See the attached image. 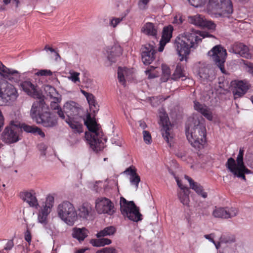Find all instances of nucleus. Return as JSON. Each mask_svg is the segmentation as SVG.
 <instances>
[{
	"mask_svg": "<svg viewBox=\"0 0 253 253\" xmlns=\"http://www.w3.org/2000/svg\"><path fill=\"white\" fill-rule=\"evenodd\" d=\"M206 36L201 34L199 31L192 30L191 32H186L181 36L177 37L174 42V46L177 54L180 57V61H187L191 48H195L197 44L202 41V37Z\"/></svg>",
	"mask_w": 253,
	"mask_h": 253,
	"instance_id": "nucleus-1",
	"label": "nucleus"
},
{
	"mask_svg": "<svg viewBox=\"0 0 253 253\" xmlns=\"http://www.w3.org/2000/svg\"><path fill=\"white\" fill-rule=\"evenodd\" d=\"M185 133L192 147L199 150L204 147L206 142V129L203 124L195 121L193 125L186 126Z\"/></svg>",
	"mask_w": 253,
	"mask_h": 253,
	"instance_id": "nucleus-2",
	"label": "nucleus"
},
{
	"mask_svg": "<svg viewBox=\"0 0 253 253\" xmlns=\"http://www.w3.org/2000/svg\"><path fill=\"white\" fill-rule=\"evenodd\" d=\"M44 105L43 100L35 102L31 109V116L38 124H41L44 127H54L57 124V119L48 112L42 113Z\"/></svg>",
	"mask_w": 253,
	"mask_h": 253,
	"instance_id": "nucleus-3",
	"label": "nucleus"
},
{
	"mask_svg": "<svg viewBox=\"0 0 253 253\" xmlns=\"http://www.w3.org/2000/svg\"><path fill=\"white\" fill-rule=\"evenodd\" d=\"M84 124L91 133L89 137L86 134V139L90 147L94 151L100 150L103 147L101 140L102 132L100 131V126L91 118L90 115H87Z\"/></svg>",
	"mask_w": 253,
	"mask_h": 253,
	"instance_id": "nucleus-4",
	"label": "nucleus"
},
{
	"mask_svg": "<svg viewBox=\"0 0 253 253\" xmlns=\"http://www.w3.org/2000/svg\"><path fill=\"white\" fill-rule=\"evenodd\" d=\"M208 12L215 17H228L233 11L231 0H209Z\"/></svg>",
	"mask_w": 253,
	"mask_h": 253,
	"instance_id": "nucleus-5",
	"label": "nucleus"
},
{
	"mask_svg": "<svg viewBox=\"0 0 253 253\" xmlns=\"http://www.w3.org/2000/svg\"><path fill=\"white\" fill-rule=\"evenodd\" d=\"M244 154V150L240 148L236 159V163L233 158H230L228 159L225 165L227 169L235 176L242 178L245 180L246 176L245 174L251 173V171L244 164L243 161Z\"/></svg>",
	"mask_w": 253,
	"mask_h": 253,
	"instance_id": "nucleus-6",
	"label": "nucleus"
},
{
	"mask_svg": "<svg viewBox=\"0 0 253 253\" xmlns=\"http://www.w3.org/2000/svg\"><path fill=\"white\" fill-rule=\"evenodd\" d=\"M120 203L121 211L124 216L134 222H138L142 220V215L139 212V208L133 201H128L122 197Z\"/></svg>",
	"mask_w": 253,
	"mask_h": 253,
	"instance_id": "nucleus-7",
	"label": "nucleus"
},
{
	"mask_svg": "<svg viewBox=\"0 0 253 253\" xmlns=\"http://www.w3.org/2000/svg\"><path fill=\"white\" fill-rule=\"evenodd\" d=\"M57 213L59 217L69 225H73L77 218L73 205L68 201H64L58 205Z\"/></svg>",
	"mask_w": 253,
	"mask_h": 253,
	"instance_id": "nucleus-8",
	"label": "nucleus"
},
{
	"mask_svg": "<svg viewBox=\"0 0 253 253\" xmlns=\"http://www.w3.org/2000/svg\"><path fill=\"white\" fill-rule=\"evenodd\" d=\"M226 54V50L220 45H215L208 52L209 55L211 57L222 73H225L224 64Z\"/></svg>",
	"mask_w": 253,
	"mask_h": 253,
	"instance_id": "nucleus-9",
	"label": "nucleus"
},
{
	"mask_svg": "<svg viewBox=\"0 0 253 253\" xmlns=\"http://www.w3.org/2000/svg\"><path fill=\"white\" fill-rule=\"evenodd\" d=\"M18 96V94L14 86L6 83L0 85V100L3 103H8L14 101Z\"/></svg>",
	"mask_w": 253,
	"mask_h": 253,
	"instance_id": "nucleus-10",
	"label": "nucleus"
},
{
	"mask_svg": "<svg viewBox=\"0 0 253 253\" xmlns=\"http://www.w3.org/2000/svg\"><path fill=\"white\" fill-rule=\"evenodd\" d=\"M160 118V124L162 126L161 129L162 136L169 147H171V144L173 143V134L172 131V126L169 121V118L168 115L166 113L161 115Z\"/></svg>",
	"mask_w": 253,
	"mask_h": 253,
	"instance_id": "nucleus-11",
	"label": "nucleus"
},
{
	"mask_svg": "<svg viewBox=\"0 0 253 253\" xmlns=\"http://www.w3.org/2000/svg\"><path fill=\"white\" fill-rule=\"evenodd\" d=\"M11 122L10 125L6 126L1 133V139L3 142L7 144H12L18 142L20 140L17 129V125Z\"/></svg>",
	"mask_w": 253,
	"mask_h": 253,
	"instance_id": "nucleus-12",
	"label": "nucleus"
},
{
	"mask_svg": "<svg viewBox=\"0 0 253 253\" xmlns=\"http://www.w3.org/2000/svg\"><path fill=\"white\" fill-rule=\"evenodd\" d=\"M95 208L98 213L112 215L114 212V206L112 201L105 197L98 198L95 201Z\"/></svg>",
	"mask_w": 253,
	"mask_h": 253,
	"instance_id": "nucleus-13",
	"label": "nucleus"
},
{
	"mask_svg": "<svg viewBox=\"0 0 253 253\" xmlns=\"http://www.w3.org/2000/svg\"><path fill=\"white\" fill-rule=\"evenodd\" d=\"M154 44L147 43L141 48V59L145 65L150 64L155 58L156 50Z\"/></svg>",
	"mask_w": 253,
	"mask_h": 253,
	"instance_id": "nucleus-14",
	"label": "nucleus"
},
{
	"mask_svg": "<svg viewBox=\"0 0 253 253\" xmlns=\"http://www.w3.org/2000/svg\"><path fill=\"white\" fill-rule=\"evenodd\" d=\"M238 213V210L235 208L215 207L212 212V215L216 218H229L235 216Z\"/></svg>",
	"mask_w": 253,
	"mask_h": 253,
	"instance_id": "nucleus-15",
	"label": "nucleus"
},
{
	"mask_svg": "<svg viewBox=\"0 0 253 253\" xmlns=\"http://www.w3.org/2000/svg\"><path fill=\"white\" fill-rule=\"evenodd\" d=\"M232 85L234 86L232 92L235 98L243 96L250 87V84L247 82L242 80L235 81L232 82Z\"/></svg>",
	"mask_w": 253,
	"mask_h": 253,
	"instance_id": "nucleus-16",
	"label": "nucleus"
},
{
	"mask_svg": "<svg viewBox=\"0 0 253 253\" xmlns=\"http://www.w3.org/2000/svg\"><path fill=\"white\" fill-rule=\"evenodd\" d=\"M20 197L30 207L38 209L39 205L36 197V193L34 190L24 191L20 193Z\"/></svg>",
	"mask_w": 253,
	"mask_h": 253,
	"instance_id": "nucleus-17",
	"label": "nucleus"
},
{
	"mask_svg": "<svg viewBox=\"0 0 253 253\" xmlns=\"http://www.w3.org/2000/svg\"><path fill=\"white\" fill-rule=\"evenodd\" d=\"M173 31V26L170 25L164 27L162 38L160 41V46L158 48L159 51L162 52L166 44L170 41L172 38Z\"/></svg>",
	"mask_w": 253,
	"mask_h": 253,
	"instance_id": "nucleus-18",
	"label": "nucleus"
},
{
	"mask_svg": "<svg viewBox=\"0 0 253 253\" xmlns=\"http://www.w3.org/2000/svg\"><path fill=\"white\" fill-rule=\"evenodd\" d=\"M63 109L68 118L73 119L79 114L80 111L78 104L74 101L66 102L64 105Z\"/></svg>",
	"mask_w": 253,
	"mask_h": 253,
	"instance_id": "nucleus-19",
	"label": "nucleus"
},
{
	"mask_svg": "<svg viewBox=\"0 0 253 253\" xmlns=\"http://www.w3.org/2000/svg\"><path fill=\"white\" fill-rule=\"evenodd\" d=\"M233 52L239 54L241 57L246 59H251L252 54L247 46L241 42H236L232 46Z\"/></svg>",
	"mask_w": 253,
	"mask_h": 253,
	"instance_id": "nucleus-20",
	"label": "nucleus"
},
{
	"mask_svg": "<svg viewBox=\"0 0 253 253\" xmlns=\"http://www.w3.org/2000/svg\"><path fill=\"white\" fill-rule=\"evenodd\" d=\"M233 52L239 54L241 57L246 59H251L252 54L247 46L241 42H236L232 46Z\"/></svg>",
	"mask_w": 253,
	"mask_h": 253,
	"instance_id": "nucleus-21",
	"label": "nucleus"
},
{
	"mask_svg": "<svg viewBox=\"0 0 253 253\" xmlns=\"http://www.w3.org/2000/svg\"><path fill=\"white\" fill-rule=\"evenodd\" d=\"M17 127L20 128L22 131H24L27 133H31L33 134L37 133L42 137L43 138L45 137L44 133L38 126H30L25 123H22L17 125Z\"/></svg>",
	"mask_w": 253,
	"mask_h": 253,
	"instance_id": "nucleus-22",
	"label": "nucleus"
},
{
	"mask_svg": "<svg viewBox=\"0 0 253 253\" xmlns=\"http://www.w3.org/2000/svg\"><path fill=\"white\" fill-rule=\"evenodd\" d=\"M129 175V181L131 185H134L136 189L138 187L139 183L140 181V177L136 173V169L134 167H129L125 171Z\"/></svg>",
	"mask_w": 253,
	"mask_h": 253,
	"instance_id": "nucleus-23",
	"label": "nucleus"
},
{
	"mask_svg": "<svg viewBox=\"0 0 253 253\" xmlns=\"http://www.w3.org/2000/svg\"><path fill=\"white\" fill-rule=\"evenodd\" d=\"M185 178L189 182L190 188L194 190L197 194L201 196L204 198L207 197V193L204 191L202 186L195 182L191 177L187 175L185 176Z\"/></svg>",
	"mask_w": 253,
	"mask_h": 253,
	"instance_id": "nucleus-24",
	"label": "nucleus"
},
{
	"mask_svg": "<svg viewBox=\"0 0 253 253\" xmlns=\"http://www.w3.org/2000/svg\"><path fill=\"white\" fill-rule=\"evenodd\" d=\"M123 50L120 45H115L110 49L108 55V60L112 63L117 61L118 58L122 55Z\"/></svg>",
	"mask_w": 253,
	"mask_h": 253,
	"instance_id": "nucleus-25",
	"label": "nucleus"
},
{
	"mask_svg": "<svg viewBox=\"0 0 253 253\" xmlns=\"http://www.w3.org/2000/svg\"><path fill=\"white\" fill-rule=\"evenodd\" d=\"M78 215L84 219H87L91 215L92 209L91 206L88 203H83L78 209Z\"/></svg>",
	"mask_w": 253,
	"mask_h": 253,
	"instance_id": "nucleus-26",
	"label": "nucleus"
},
{
	"mask_svg": "<svg viewBox=\"0 0 253 253\" xmlns=\"http://www.w3.org/2000/svg\"><path fill=\"white\" fill-rule=\"evenodd\" d=\"M142 31L145 34L157 39L158 31L157 28L154 24L151 22L146 23L143 27Z\"/></svg>",
	"mask_w": 253,
	"mask_h": 253,
	"instance_id": "nucleus-27",
	"label": "nucleus"
},
{
	"mask_svg": "<svg viewBox=\"0 0 253 253\" xmlns=\"http://www.w3.org/2000/svg\"><path fill=\"white\" fill-rule=\"evenodd\" d=\"M51 210L49 207L42 206L39 211L38 220L39 222L45 225L47 223V217Z\"/></svg>",
	"mask_w": 253,
	"mask_h": 253,
	"instance_id": "nucleus-28",
	"label": "nucleus"
},
{
	"mask_svg": "<svg viewBox=\"0 0 253 253\" xmlns=\"http://www.w3.org/2000/svg\"><path fill=\"white\" fill-rule=\"evenodd\" d=\"M194 107L196 110L201 113L208 120L210 121L212 120V113L206 106H203L196 101L194 102Z\"/></svg>",
	"mask_w": 253,
	"mask_h": 253,
	"instance_id": "nucleus-29",
	"label": "nucleus"
},
{
	"mask_svg": "<svg viewBox=\"0 0 253 253\" xmlns=\"http://www.w3.org/2000/svg\"><path fill=\"white\" fill-rule=\"evenodd\" d=\"M88 230L85 228H74L73 230L72 236L74 238L77 239L79 242L83 241L87 236Z\"/></svg>",
	"mask_w": 253,
	"mask_h": 253,
	"instance_id": "nucleus-30",
	"label": "nucleus"
},
{
	"mask_svg": "<svg viewBox=\"0 0 253 253\" xmlns=\"http://www.w3.org/2000/svg\"><path fill=\"white\" fill-rule=\"evenodd\" d=\"M66 122L75 133L80 134L83 132V126L79 122L75 121L72 118H67L66 120Z\"/></svg>",
	"mask_w": 253,
	"mask_h": 253,
	"instance_id": "nucleus-31",
	"label": "nucleus"
},
{
	"mask_svg": "<svg viewBox=\"0 0 253 253\" xmlns=\"http://www.w3.org/2000/svg\"><path fill=\"white\" fill-rule=\"evenodd\" d=\"M183 77H185L184 66L181 63H178L173 73L171 75V79L173 81H177Z\"/></svg>",
	"mask_w": 253,
	"mask_h": 253,
	"instance_id": "nucleus-32",
	"label": "nucleus"
},
{
	"mask_svg": "<svg viewBox=\"0 0 253 253\" xmlns=\"http://www.w3.org/2000/svg\"><path fill=\"white\" fill-rule=\"evenodd\" d=\"M23 90L28 95H32L36 92V86L31 81H25L21 84Z\"/></svg>",
	"mask_w": 253,
	"mask_h": 253,
	"instance_id": "nucleus-33",
	"label": "nucleus"
},
{
	"mask_svg": "<svg viewBox=\"0 0 253 253\" xmlns=\"http://www.w3.org/2000/svg\"><path fill=\"white\" fill-rule=\"evenodd\" d=\"M112 241L110 239L104 237H101L97 239H92L90 241V243L96 247H103L105 245H108L111 244Z\"/></svg>",
	"mask_w": 253,
	"mask_h": 253,
	"instance_id": "nucleus-34",
	"label": "nucleus"
},
{
	"mask_svg": "<svg viewBox=\"0 0 253 253\" xmlns=\"http://www.w3.org/2000/svg\"><path fill=\"white\" fill-rule=\"evenodd\" d=\"M116 232V229L114 226H110L104 228L99 231L96 235L97 238L105 237L113 235Z\"/></svg>",
	"mask_w": 253,
	"mask_h": 253,
	"instance_id": "nucleus-35",
	"label": "nucleus"
},
{
	"mask_svg": "<svg viewBox=\"0 0 253 253\" xmlns=\"http://www.w3.org/2000/svg\"><path fill=\"white\" fill-rule=\"evenodd\" d=\"M162 75L161 78L162 82H166L169 80H172L171 79V76L170 75V70L167 65H162Z\"/></svg>",
	"mask_w": 253,
	"mask_h": 253,
	"instance_id": "nucleus-36",
	"label": "nucleus"
},
{
	"mask_svg": "<svg viewBox=\"0 0 253 253\" xmlns=\"http://www.w3.org/2000/svg\"><path fill=\"white\" fill-rule=\"evenodd\" d=\"M127 72V69L126 68H122L119 67L118 69V79L119 83L123 85H126L125 76Z\"/></svg>",
	"mask_w": 253,
	"mask_h": 253,
	"instance_id": "nucleus-37",
	"label": "nucleus"
},
{
	"mask_svg": "<svg viewBox=\"0 0 253 253\" xmlns=\"http://www.w3.org/2000/svg\"><path fill=\"white\" fill-rule=\"evenodd\" d=\"M205 19L201 15H196L191 17V22L194 25L203 27L205 26Z\"/></svg>",
	"mask_w": 253,
	"mask_h": 253,
	"instance_id": "nucleus-38",
	"label": "nucleus"
},
{
	"mask_svg": "<svg viewBox=\"0 0 253 253\" xmlns=\"http://www.w3.org/2000/svg\"><path fill=\"white\" fill-rule=\"evenodd\" d=\"M236 241L235 236L231 234H224L222 235L219 241L220 245L222 243L229 244L235 242Z\"/></svg>",
	"mask_w": 253,
	"mask_h": 253,
	"instance_id": "nucleus-39",
	"label": "nucleus"
},
{
	"mask_svg": "<svg viewBox=\"0 0 253 253\" xmlns=\"http://www.w3.org/2000/svg\"><path fill=\"white\" fill-rule=\"evenodd\" d=\"M4 77L11 82H17L19 80L20 76L17 71L11 70Z\"/></svg>",
	"mask_w": 253,
	"mask_h": 253,
	"instance_id": "nucleus-40",
	"label": "nucleus"
},
{
	"mask_svg": "<svg viewBox=\"0 0 253 253\" xmlns=\"http://www.w3.org/2000/svg\"><path fill=\"white\" fill-rule=\"evenodd\" d=\"M87 102L89 105L90 109H91L93 112L98 110V106L96 102L94 96L91 94L88 97L86 98Z\"/></svg>",
	"mask_w": 253,
	"mask_h": 253,
	"instance_id": "nucleus-41",
	"label": "nucleus"
},
{
	"mask_svg": "<svg viewBox=\"0 0 253 253\" xmlns=\"http://www.w3.org/2000/svg\"><path fill=\"white\" fill-rule=\"evenodd\" d=\"M178 198L184 205L188 206L189 203V195L185 191H181L178 194Z\"/></svg>",
	"mask_w": 253,
	"mask_h": 253,
	"instance_id": "nucleus-42",
	"label": "nucleus"
},
{
	"mask_svg": "<svg viewBox=\"0 0 253 253\" xmlns=\"http://www.w3.org/2000/svg\"><path fill=\"white\" fill-rule=\"evenodd\" d=\"M69 73L70 74V76L68 77L69 80H71L75 83H80V79L79 78L80 74L79 73L70 71Z\"/></svg>",
	"mask_w": 253,
	"mask_h": 253,
	"instance_id": "nucleus-43",
	"label": "nucleus"
},
{
	"mask_svg": "<svg viewBox=\"0 0 253 253\" xmlns=\"http://www.w3.org/2000/svg\"><path fill=\"white\" fill-rule=\"evenodd\" d=\"M54 202V197L51 195H48L46 199V201L42 205L45 207H49V209L51 210L53 206V204Z\"/></svg>",
	"mask_w": 253,
	"mask_h": 253,
	"instance_id": "nucleus-44",
	"label": "nucleus"
},
{
	"mask_svg": "<svg viewBox=\"0 0 253 253\" xmlns=\"http://www.w3.org/2000/svg\"><path fill=\"white\" fill-rule=\"evenodd\" d=\"M242 62L245 66L247 72L253 76V63L245 60H242Z\"/></svg>",
	"mask_w": 253,
	"mask_h": 253,
	"instance_id": "nucleus-45",
	"label": "nucleus"
},
{
	"mask_svg": "<svg viewBox=\"0 0 253 253\" xmlns=\"http://www.w3.org/2000/svg\"><path fill=\"white\" fill-rule=\"evenodd\" d=\"M204 237L206 239H208V240H209L210 242L213 243L217 249H218L220 248V243H219V242H215L213 239L214 238V233H211L210 234L205 235Z\"/></svg>",
	"mask_w": 253,
	"mask_h": 253,
	"instance_id": "nucleus-46",
	"label": "nucleus"
},
{
	"mask_svg": "<svg viewBox=\"0 0 253 253\" xmlns=\"http://www.w3.org/2000/svg\"><path fill=\"white\" fill-rule=\"evenodd\" d=\"M35 75L38 76H50L52 75V72L50 70L42 69L39 70Z\"/></svg>",
	"mask_w": 253,
	"mask_h": 253,
	"instance_id": "nucleus-47",
	"label": "nucleus"
},
{
	"mask_svg": "<svg viewBox=\"0 0 253 253\" xmlns=\"http://www.w3.org/2000/svg\"><path fill=\"white\" fill-rule=\"evenodd\" d=\"M189 3L194 7H200L203 5L206 0H188Z\"/></svg>",
	"mask_w": 253,
	"mask_h": 253,
	"instance_id": "nucleus-48",
	"label": "nucleus"
},
{
	"mask_svg": "<svg viewBox=\"0 0 253 253\" xmlns=\"http://www.w3.org/2000/svg\"><path fill=\"white\" fill-rule=\"evenodd\" d=\"M96 253H117V252L114 248L106 247L98 250Z\"/></svg>",
	"mask_w": 253,
	"mask_h": 253,
	"instance_id": "nucleus-49",
	"label": "nucleus"
},
{
	"mask_svg": "<svg viewBox=\"0 0 253 253\" xmlns=\"http://www.w3.org/2000/svg\"><path fill=\"white\" fill-rule=\"evenodd\" d=\"M151 0H139L138 2V8L140 10H145L147 8V5Z\"/></svg>",
	"mask_w": 253,
	"mask_h": 253,
	"instance_id": "nucleus-50",
	"label": "nucleus"
},
{
	"mask_svg": "<svg viewBox=\"0 0 253 253\" xmlns=\"http://www.w3.org/2000/svg\"><path fill=\"white\" fill-rule=\"evenodd\" d=\"M143 139L147 144H150L152 142V137L150 132L146 130L143 131Z\"/></svg>",
	"mask_w": 253,
	"mask_h": 253,
	"instance_id": "nucleus-51",
	"label": "nucleus"
},
{
	"mask_svg": "<svg viewBox=\"0 0 253 253\" xmlns=\"http://www.w3.org/2000/svg\"><path fill=\"white\" fill-rule=\"evenodd\" d=\"M205 26H203V28H207L209 29L213 30L215 28V24L211 21L207 20L205 19Z\"/></svg>",
	"mask_w": 253,
	"mask_h": 253,
	"instance_id": "nucleus-52",
	"label": "nucleus"
},
{
	"mask_svg": "<svg viewBox=\"0 0 253 253\" xmlns=\"http://www.w3.org/2000/svg\"><path fill=\"white\" fill-rule=\"evenodd\" d=\"M14 243L12 240H8L4 247V249L2 250V252L4 253V251H9L13 247Z\"/></svg>",
	"mask_w": 253,
	"mask_h": 253,
	"instance_id": "nucleus-53",
	"label": "nucleus"
},
{
	"mask_svg": "<svg viewBox=\"0 0 253 253\" xmlns=\"http://www.w3.org/2000/svg\"><path fill=\"white\" fill-rule=\"evenodd\" d=\"M25 240L28 242L29 244H30L31 240H32V236L30 232V231L29 230V229H27L24 236Z\"/></svg>",
	"mask_w": 253,
	"mask_h": 253,
	"instance_id": "nucleus-54",
	"label": "nucleus"
},
{
	"mask_svg": "<svg viewBox=\"0 0 253 253\" xmlns=\"http://www.w3.org/2000/svg\"><path fill=\"white\" fill-rule=\"evenodd\" d=\"M122 20V18H114L111 21V25L114 27H115Z\"/></svg>",
	"mask_w": 253,
	"mask_h": 253,
	"instance_id": "nucleus-55",
	"label": "nucleus"
},
{
	"mask_svg": "<svg viewBox=\"0 0 253 253\" xmlns=\"http://www.w3.org/2000/svg\"><path fill=\"white\" fill-rule=\"evenodd\" d=\"M12 69H9L5 67L3 64L1 66L0 70L3 73V76L5 77L6 74L9 73Z\"/></svg>",
	"mask_w": 253,
	"mask_h": 253,
	"instance_id": "nucleus-56",
	"label": "nucleus"
},
{
	"mask_svg": "<svg viewBox=\"0 0 253 253\" xmlns=\"http://www.w3.org/2000/svg\"><path fill=\"white\" fill-rule=\"evenodd\" d=\"M207 69H201L199 71V74L201 78L207 79L209 77L208 73H206Z\"/></svg>",
	"mask_w": 253,
	"mask_h": 253,
	"instance_id": "nucleus-57",
	"label": "nucleus"
},
{
	"mask_svg": "<svg viewBox=\"0 0 253 253\" xmlns=\"http://www.w3.org/2000/svg\"><path fill=\"white\" fill-rule=\"evenodd\" d=\"M56 113H57V114L58 115V116L60 118H61L63 120L65 119V116L64 115L65 112H64V110L63 111L62 110L61 107L57 110Z\"/></svg>",
	"mask_w": 253,
	"mask_h": 253,
	"instance_id": "nucleus-58",
	"label": "nucleus"
},
{
	"mask_svg": "<svg viewBox=\"0 0 253 253\" xmlns=\"http://www.w3.org/2000/svg\"><path fill=\"white\" fill-rule=\"evenodd\" d=\"M44 50H46V51H48V50H49L50 52H54L56 54V55L57 56V57H60L59 56V54L58 52H57L55 49H54L52 47H50L48 46V45H46L44 47Z\"/></svg>",
	"mask_w": 253,
	"mask_h": 253,
	"instance_id": "nucleus-59",
	"label": "nucleus"
},
{
	"mask_svg": "<svg viewBox=\"0 0 253 253\" xmlns=\"http://www.w3.org/2000/svg\"><path fill=\"white\" fill-rule=\"evenodd\" d=\"M3 1L4 4H7L10 2L15 3L16 4V6L17 7L19 3L18 0H3Z\"/></svg>",
	"mask_w": 253,
	"mask_h": 253,
	"instance_id": "nucleus-60",
	"label": "nucleus"
},
{
	"mask_svg": "<svg viewBox=\"0 0 253 253\" xmlns=\"http://www.w3.org/2000/svg\"><path fill=\"white\" fill-rule=\"evenodd\" d=\"M51 108L54 110H57L61 107L55 102H52L50 104Z\"/></svg>",
	"mask_w": 253,
	"mask_h": 253,
	"instance_id": "nucleus-61",
	"label": "nucleus"
},
{
	"mask_svg": "<svg viewBox=\"0 0 253 253\" xmlns=\"http://www.w3.org/2000/svg\"><path fill=\"white\" fill-rule=\"evenodd\" d=\"M139 126L143 129L147 127V125L146 123L142 120L139 121Z\"/></svg>",
	"mask_w": 253,
	"mask_h": 253,
	"instance_id": "nucleus-62",
	"label": "nucleus"
},
{
	"mask_svg": "<svg viewBox=\"0 0 253 253\" xmlns=\"http://www.w3.org/2000/svg\"><path fill=\"white\" fill-rule=\"evenodd\" d=\"M4 125V117L3 116L0 115V131H1V129Z\"/></svg>",
	"mask_w": 253,
	"mask_h": 253,
	"instance_id": "nucleus-63",
	"label": "nucleus"
},
{
	"mask_svg": "<svg viewBox=\"0 0 253 253\" xmlns=\"http://www.w3.org/2000/svg\"><path fill=\"white\" fill-rule=\"evenodd\" d=\"M86 250H87V249H85V248L77 250L76 252V253H84Z\"/></svg>",
	"mask_w": 253,
	"mask_h": 253,
	"instance_id": "nucleus-64",
	"label": "nucleus"
}]
</instances>
